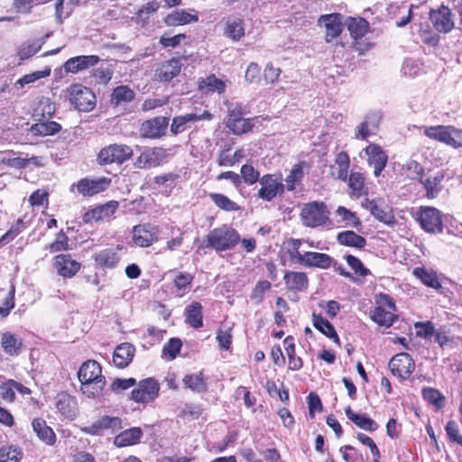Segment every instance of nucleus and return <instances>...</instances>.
<instances>
[{
    "label": "nucleus",
    "instance_id": "obj_1",
    "mask_svg": "<svg viewBox=\"0 0 462 462\" xmlns=\"http://www.w3.org/2000/svg\"><path fill=\"white\" fill-rule=\"evenodd\" d=\"M78 378L81 383L80 390L88 398L100 395L106 385V378L102 374V367L95 360L84 362L79 371Z\"/></svg>",
    "mask_w": 462,
    "mask_h": 462
},
{
    "label": "nucleus",
    "instance_id": "obj_2",
    "mask_svg": "<svg viewBox=\"0 0 462 462\" xmlns=\"http://www.w3.org/2000/svg\"><path fill=\"white\" fill-rule=\"evenodd\" d=\"M239 243L240 234L238 231L233 226L224 224L215 227L207 235L203 247L224 252L233 250Z\"/></svg>",
    "mask_w": 462,
    "mask_h": 462
},
{
    "label": "nucleus",
    "instance_id": "obj_3",
    "mask_svg": "<svg viewBox=\"0 0 462 462\" xmlns=\"http://www.w3.org/2000/svg\"><path fill=\"white\" fill-rule=\"evenodd\" d=\"M330 211L324 201L304 203L300 212L302 225L310 228H317L330 224Z\"/></svg>",
    "mask_w": 462,
    "mask_h": 462
},
{
    "label": "nucleus",
    "instance_id": "obj_4",
    "mask_svg": "<svg viewBox=\"0 0 462 462\" xmlns=\"http://www.w3.org/2000/svg\"><path fill=\"white\" fill-rule=\"evenodd\" d=\"M397 308L393 299L380 292L375 298V307L371 311V319L379 326L390 328L398 319Z\"/></svg>",
    "mask_w": 462,
    "mask_h": 462
},
{
    "label": "nucleus",
    "instance_id": "obj_5",
    "mask_svg": "<svg viewBox=\"0 0 462 462\" xmlns=\"http://www.w3.org/2000/svg\"><path fill=\"white\" fill-rule=\"evenodd\" d=\"M67 100L80 112H90L96 106V96L94 92L82 84L74 83L64 90Z\"/></svg>",
    "mask_w": 462,
    "mask_h": 462
},
{
    "label": "nucleus",
    "instance_id": "obj_6",
    "mask_svg": "<svg viewBox=\"0 0 462 462\" xmlns=\"http://www.w3.org/2000/svg\"><path fill=\"white\" fill-rule=\"evenodd\" d=\"M134 155L131 146L124 143H112L103 147L97 155V162L101 166L117 164L122 165Z\"/></svg>",
    "mask_w": 462,
    "mask_h": 462
},
{
    "label": "nucleus",
    "instance_id": "obj_7",
    "mask_svg": "<svg viewBox=\"0 0 462 462\" xmlns=\"http://www.w3.org/2000/svg\"><path fill=\"white\" fill-rule=\"evenodd\" d=\"M416 221L423 231L428 234H441L444 230L443 214L431 206H420L416 213Z\"/></svg>",
    "mask_w": 462,
    "mask_h": 462
},
{
    "label": "nucleus",
    "instance_id": "obj_8",
    "mask_svg": "<svg viewBox=\"0 0 462 462\" xmlns=\"http://www.w3.org/2000/svg\"><path fill=\"white\" fill-rule=\"evenodd\" d=\"M424 134L431 140L445 143L452 148L462 147V131L452 125L426 126Z\"/></svg>",
    "mask_w": 462,
    "mask_h": 462
},
{
    "label": "nucleus",
    "instance_id": "obj_9",
    "mask_svg": "<svg viewBox=\"0 0 462 462\" xmlns=\"http://www.w3.org/2000/svg\"><path fill=\"white\" fill-rule=\"evenodd\" d=\"M259 183L261 188L258 189L256 197L265 202H272L276 197L282 196L285 191L282 176L280 172L263 175Z\"/></svg>",
    "mask_w": 462,
    "mask_h": 462
},
{
    "label": "nucleus",
    "instance_id": "obj_10",
    "mask_svg": "<svg viewBox=\"0 0 462 462\" xmlns=\"http://www.w3.org/2000/svg\"><path fill=\"white\" fill-rule=\"evenodd\" d=\"M160 239V227L150 222L135 225L132 230V240L140 247H150Z\"/></svg>",
    "mask_w": 462,
    "mask_h": 462
},
{
    "label": "nucleus",
    "instance_id": "obj_11",
    "mask_svg": "<svg viewBox=\"0 0 462 462\" xmlns=\"http://www.w3.org/2000/svg\"><path fill=\"white\" fill-rule=\"evenodd\" d=\"M111 183V179L105 176L97 179L85 177L73 183L71 190L75 188L77 192L83 197H94L106 190Z\"/></svg>",
    "mask_w": 462,
    "mask_h": 462
},
{
    "label": "nucleus",
    "instance_id": "obj_12",
    "mask_svg": "<svg viewBox=\"0 0 462 462\" xmlns=\"http://www.w3.org/2000/svg\"><path fill=\"white\" fill-rule=\"evenodd\" d=\"M160 383L152 377L141 380L131 392V400L137 403L147 404L159 396Z\"/></svg>",
    "mask_w": 462,
    "mask_h": 462
},
{
    "label": "nucleus",
    "instance_id": "obj_13",
    "mask_svg": "<svg viewBox=\"0 0 462 462\" xmlns=\"http://www.w3.org/2000/svg\"><path fill=\"white\" fill-rule=\"evenodd\" d=\"M181 69L182 63L180 58L173 57L160 61L154 66L152 79L159 83H170L180 74Z\"/></svg>",
    "mask_w": 462,
    "mask_h": 462
},
{
    "label": "nucleus",
    "instance_id": "obj_14",
    "mask_svg": "<svg viewBox=\"0 0 462 462\" xmlns=\"http://www.w3.org/2000/svg\"><path fill=\"white\" fill-rule=\"evenodd\" d=\"M388 367L393 375L401 381H405L414 372L415 362L410 354L402 352L396 354L390 359Z\"/></svg>",
    "mask_w": 462,
    "mask_h": 462
},
{
    "label": "nucleus",
    "instance_id": "obj_15",
    "mask_svg": "<svg viewBox=\"0 0 462 462\" xmlns=\"http://www.w3.org/2000/svg\"><path fill=\"white\" fill-rule=\"evenodd\" d=\"M122 429L123 421L121 418L104 415L91 425L81 428V431L91 436H100L105 431L115 434Z\"/></svg>",
    "mask_w": 462,
    "mask_h": 462
},
{
    "label": "nucleus",
    "instance_id": "obj_16",
    "mask_svg": "<svg viewBox=\"0 0 462 462\" xmlns=\"http://www.w3.org/2000/svg\"><path fill=\"white\" fill-rule=\"evenodd\" d=\"M81 266V263L69 253H60L52 258V267L57 274L64 279H71L76 276Z\"/></svg>",
    "mask_w": 462,
    "mask_h": 462
},
{
    "label": "nucleus",
    "instance_id": "obj_17",
    "mask_svg": "<svg viewBox=\"0 0 462 462\" xmlns=\"http://www.w3.org/2000/svg\"><path fill=\"white\" fill-rule=\"evenodd\" d=\"M167 158V152L162 147L144 148L134 162L135 169L149 170L162 164Z\"/></svg>",
    "mask_w": 462,
    "mask_h": 462
},
{
    "label": "nucleus",
    "instance_id": "obj_18",
    "mask_svg": "<svg viewBox=\"0 0 462 462\" xmlns=\"http://www.w3.org/2000/svg\"><path fill=\"white\" fill-rule=\"evenodd\" d=\"M119 207L116 200H109L87 210L82 216L84 224H93L103 220H110Z\"/></svg>",
    "mask_w": 462,
    "mask_h": 462
},
{
    "label": "nucleus",
    "instance_id": "obj_19",
    "mask_svg": "<svg viewBox=\"0 0 462 462\" xmlns=\"http://www.w3.org/2000/svg\"><path fill=\"white\" fill-rule=\"evenodd\" d=\"M319 24L325 28L324 40L327 43L337 39L343 32V16L339 13L322 14L318 20Z\"/></svg>",
    "mask_w": 462,
    "mask_h": 462
},
{
    "label": "nucleus",
    "instance_id": "obj_20",
    "mask_svg": "<svg viewBox=\"0 0 462 462\" xmlns=\"http://www.w3.org/2000/svg\"><path fill=\"white\" fill-rule=\"evenodd\" d=\"M444 179L445 173L443 171L433 172L431 170H429L420 177L414 178V180H417L423 186L426 191V197L429 199H433L438 197L442 189L441 184Z\"/></svg>",
    "mask_w": 462,
    "mask_h": 462
},
{
    "label": "nucleus",
    "instance_id": "obj_21",
    "mask_svg": "<svg viewBox=\"0 0 462 462\" xmlns=\"http://www.w3.org/2000/svg\"><path fill=\"white\" fill-rule=\"evenodd\" d=\"M364 152L367 156V164L374 169V177H379L387 165V152L377 143H369Z\"/></svg>",
    "mask_w": 462,
    "mask_h": 462
},
{
    "label": "nucleus",
    "instance_id": "obj_22",
    "mask_svg": "<svg viewBox=\"0 0 462 462\" xmlns=\"http://www.w3.org/2000/svg\"><path fill=\"white\" fill-rule=\"evenodd\" d=\"M365 208L378 221L387 226H393L396 223L392 207L387 205L382 199H367L365 201Z\"/></svg>",
    "mask_w": 462,
    "mask_h": 462
},
{
    "label": "nucleus",
    "instance_id": "obj_23",
    "mask_svg": "<svg viewBox=\"0 0 462 462\" xmlns=\"http://www.w3.org/2000/svg\"><path fill=\"white\" fill-rule=\"evenodd\" d=\"M169 125L166 116H155L143 121L140 126V134L143 138L157 139L165 134Z\"/></svg>",
    "mask_w": 462,
    "mask_h": 462
},
{
    "label": "nucleus",
    "instance_id": "obj_24",
    "mask_svg": "<svg viewBox=\"0 0 462 462\" xmlns=\"http://www.w3.org/2000/svg\"><path fill=\"white\" fill-rule=\"evenodd\" d=\"M254 123L251 118H245L241 107L236 106L228 111L226 126L235 134H243L252 131Z\"/></svg>",
    "mask_w": 462,
    "mask_h": 462
},
{
    "label": "nucleus",
    "instance_id": "obj_25",
    "mask_svg": "<svg viewBox=\"0 0 462 462\" xmlns=\"http://www.w3.org/2000/svg\"><path fill=\"white\" fill-rule=\"evenodd\" d=\"M382 116L378 112H370L365 115L364 120L355 129V138L367 140L368 137L376 134L380 128Z\"/></svg>",
    "mask_w": 462,
    "mask_h": 462
},
{
    "label": "nucleus",
    "instance_id": "obj_26",
    "mask_svg": "<svg viewBox=\"0 0 462 462\" xmlns=\"http://www.w3.org/2000/svg\"><path fill=\"white\" fill-rule=\"evenodd\" d=\"M55 406L64 418L73 420L79 413L78 401L75 396L60 392L55 397Z\"/></svg>",
    "mask_w": 462,
    "mask_h": 462
},
{
    "label": "nucleus",
    "instance_id": "obj_27",
    "mask_svg": "<svg viewBox=\"0 0 462 462\" xmlns=\"http://www.w3.org/2000/svg\"><path fill=\"white\" fill-rule=\"evenodd\" d=\"M283 282L287 291L293 293L304 292L310 286V280L305 272L285 271Z\"/></svg>",
    "mask_w": 462,
    "mask_h": 462
},
{
    "label": "nucleus",
    "instance_id": "obj_28",
    "mask_svg": "<svg viewBox=\"0 0 462 462\" xmlns=\"http://www.w3.org/2000/svg\"><path fill=\"white\" fill-rule=\"evenodd\" d=\"M430 18L439 32H448L454 28L451 10L446 5H442L438 10H431Z\"/></svg>",
    "mask_w": 462,
    "mask_h": 462
},
{
    "label": "nucleus",
    "instance_id": "obj_29",
    "mask_svg": "<svg viewBox=\"0 0 462 462\" xmlns=\"http://www.w3.org/2000/svg\"><path fill=\"white\" fill-rule=\"evenodd\" d=\"M100 61L97 55H80L69 58L63 65L64 70L68 73H78L79 71L94 67Z\"/></svg>",
    "mask_w": 462,
    "mask_h": 462
},
{
    "label": "nucleus",
    "instance_id": "obj_30",
    "mask_svg": "<svg viewBox=\"0 0 462 462\" xmlns=\"http://www.w3.org/2000/svg\"><path fill=\"white\" fill-rule=\"evenodd\" d=\"M135 355V347L133 344L125 342L118 345L113 353V363L118 368L129 365Z\"/></svg>",
    "mask_w": 462,
    "mask_h": 462
},
{
    "label": "nucleus",
    "instance_id": "obj_31",
    "mask_svg": "<svg viewBox=\"0 0 462 462\" xmlns=\"http://www.w3.org/2000/svg\"><path fill=\"white\" fill-rule=\"evenodd\" d=\"M223 34L233 42H239L245 35L244 19L240 17H228L223 28Z\"/></svg>",
    "mask_w": 462,
    "mask_h": 462
},
{
    "label": "nucleus",
    "instance_id": "obj_32",
    "mask_svg": "<svg viewBox=\"0 0 462 462\" xmlns=\"http://www.w3.org/2000/svg\"><path fill=\"white\" fill-rule=\"evenodd\" d=\"M143 436V431L140 427H133L116 435L114 445L118 448L134 446L140 443Z\"/></svg>",
    "mask_w": 462,
    "mask_h": 462
},
{
    "label": "nucleus",
    "instance_id": "obj_33",
    "mask_svg": "<svg viewBox=\"0 0 462 462\" xmlns=\"http://www.w3.org/2000/svg\"><path fill=\"white\" fill-rule=\"evenodd\" d=\"M34 433L40 440L48 446L55 445L57 437L53 430L48 426L46 420L42 418H35L32 422Z\"/></svg>",
    "mask_w": 462,
    "mask_h": 462
},
{
    "label": "nucleus",
    "instance_id": "obj_34",
    "mask_svg": "<svg viewBox=\"0 0 462 462\" xmlns=\"http://www.w3.org/2000/svg\"><path fill=\"white\" fill-rule=\"evenodd\" d=\"M333 263V258L325 253L307 251L302 266L309 268L328 269Z\"/></svg>",
    "mask_w": 462,
    "mask_h": 462
},
{
    "label": "nucleus",
    "instance_id": "obj_35",
    "mask_svg": "<svg viewBox=\"0 0 462 462\" xmlns=\"http://www.w3.org/2000/svg\"><path fill=\"white\" fill-rule=\"evenodd\" d=\"M212 118V115L208 111H204L201 115L197 114H186L184 116H175L172 119V123L171 125V131L173 134H178L186 130V125L189 122H196L202 119L210 120Z\"/></svg>",
    "mask_w": 462,
    "mask_h": 462
},
{
    "label": "nucleus",
    "instance_id": "obj_36",
    "mask_svg": "<svg viewBox=\"0 0 462 462\" xmlns=\"http://www.w3.org/2000/svg\"><path fill=\"white\" fill-rule=\"evenodd\" d=\"M1 347L9 356H18L23 349L22 338L17 337L12 332H4L1 334Z\"/></svg>",
    "mask_w": 462,
    "mask_h": 462
},
{
    "label": "nucleus",
    "instance_id": "obj_37",
    "mask_svg": "<svg viewBox=\"0 0 462 462\" xmlns=\"http://www.w3.org/2000/svg\"><path fill=\"white\" fill-rule=\"evenodd\" d=\"M345 412L349 420L364 430L374 432L379 428V425L374 420L368 417L366 414L356 413L350 406L346 408Z\"/></svg>",
    "mask_w": 462,
    "mask_h": 462
},
{
    "label": "nucleus",
    "instance_id": "obj_38",
    "mask_svg": "<svg viewBox=\"0 0 462 462\" xmlns=\"http://www.w3.org/2000/svg\"><path fill=\"white\" fill-rule=\"evenodd\" d=\"M307 167L305 161H300L294 164L285 178V189L287 191H294L297 186L300 185L304 179V169Z\"/></svg>",
    "mask_w": 462,
    "mask_h": 462
},
{
    "label": "nucleus",
    "instance_id": "obj_39",
    "mask_svg": "<svg viewBox=\"0 0 462 462\" xmlns=\"http://www.w3.org/2000/svg\"><path fill=\"white\" fill-rule=\"evenodd\" d=\"M312 324L317 330L340 346V338L334 326L328 319H324L321 314L312 313Z\"/></svg>",
    "mask_w": 462,
    "mask_h": 462
},
{
    "label": "nucleus",
    "instance_id": "obj_40",
    "mask_svg": "<svg viewBox=\"0 0 462 462\" xmlns=\"http://www.w3.org/2000/svg\"><path fill=\"white\" fill-rule=\"evenodd\" d=\"M185 321L195 329L203 327V307L200 302L192 301L186 307Z\"/></svg>",
    "mask_w": 462,
    "mask_h": 462
},
{
    "label": "nucleus",
    "instance_id": "obj_41",
    "mask_svg": "<svg viewBox=\"0 0 462 462\" xmlns=\"http://www.w3.org/2000/svg\"><path fill=\"white\" fill-rule=\"evenodd\" d=\"M226 83L216 77L215 74H210L205 79H200L198 83V89L204 94L218 93L223 94L226 91Z\"/></svg>",
    "mask_w": 462,
    "mask_h": 462
},
{
    "label": "nucleus",
    "instance_id": "obj_42",
    "mask_svg": "<svg viewBox=\"0 0 462 462\" xmlns=\"http://www.w3.org/2000/svg\"><path fill=\"white\" fill-rule=\"evenodd\" d=\"M336 170L331 171V176L339 180L346 181L350 168V157L345 151H341L335 157Z\"/></svg>",
    "mask_w": 462,
    "mask_h": 462
},
{
    "label": "nucleus",
    "instance_id": "obj_43",
    "mask_svg": "<svg viewBox=\"0 0 462 462\" xmlns=\"http://www.w3.org/2000/svg\"><path fill=\"white\" fill-rule=\"evenodd\" d=\"M412 274L427 287L435 290H440L442 288L437 273L431 269L416 267L413 269Z\"/></svg>",
    "mask_w": 462,
    "mask_h": 462
},
{
    "label": "nucleus",
    "instance_id": "obj_44",
    "mask_svg": "<svg viewBox=\"0 0 462 462\" xmlns=\"http://www.w3.org/2000/svg\"><path fill=\"white\" fill-rule=\"evenodd\" d=\"M346 23L352 40L364 38L369 31V23L362 17H348Z\"/></svg>",
    "mask_w": 462,
    "mask_h": 462
},
{
    "label": "nucleus",
    "instance_id": "obj_45",
    "mask_svg": "<svg viewBox=\"0 0 462 462\" xmlns=\"http://www.w3.org/2000/svg\"><path fill=\"white\" fill-rule=\"evenodd\" d=\"M93 259L97 265L109 269L116 267L120 261L119 255L112 248L98 251L94 254Z\"/></svg>",
    "mask_w": 462,
    "mask_h": 462
},
{
    "label": "nucleus",
    "instance_id": "obj_46",
    "mask_svg": "<svg viewBox=\"0 0 462 462\" xmlns=\"http://www.w3.org/2000/svg\"><path fill=\"white\" fill-rule=\"evenodd\" d=\"M182 383L185 388L191 390L194 393H206L208 392V383L203 371L198 374H188L182 379Z\"/></svg>",
    "mask_w": 462,
    "mask_h": 462
},
{
    "label": "nucleus",
    "instance_id": "obj_47",
    "mask_svg": "<svg viewBox=\"0 0 462 462\" xmlns=\"http://www.w3.org/2000/svg\"><path fill=\"white\" fill-rule=\"evenodd\" d=\"M337 241L339 245L356 249H364L366 245L365 238L351 230L339 232Z\"/></svg>",
    "mask_w": 462,
    "mask_h": 462
},
{
    "label": "nucleus",
    "instance_id": "obj_48",
    "mask_svg": "<svg viewBox=\"0 0 462 462\" xmlns=\"http://www.w3.org/2000/svg\"><path fill=\"white\" fill-rule=\"evenodd\" d=\"M284 348L288 356V369L298 371L303 367V360L296 356V346L292 336H287L283 340Z\"/></svg>",
    "mask_w": 462,
    "mask_h": 462
},
{
    "label": "nucleus",
    "instance_id": "obj_49",
    "mask_svg": "<svg viewBox=\"0 0 462 462\" xmlns=\"http://www.w3.org/2000/svg\"><path fill=\"white\" fill-rule=\"evenodd\" d=\"M198 21L199 16L197 14H191L185 10H176L164 18L168 26L185 25Z\"/></svg>",
    "mask_w": 462,
    "mask_h": 462
},
{
    "label": "nucleus",
    "instance_id": "obj_50",
    "mask_svg": "<svg viewBox=\"0 0 462 462\" xmlns=\"http://www.w3.org/2000/svg\"><path fill=\"white\" fill-rule=\"evenodd\" d=\"M61 130V125L55 121L41 120L33 124L31 132L35 136L54 135Z\"/></svg>",
    "mask_w": 462,
    "mask_h": 462
},
{
    "label": "nucleus",
    "instance_id": "obj_51",
    "mask_svg": "<svg viewBox=\"0 0 462 462\" xmlns=\"http://www.w3.org/2000/svg\"><path fill=\"white\" fill-rule=\"evenodd\" d=\"M284 245L291 263L302 265L305 258V253L301 254L300 252V248L302 245V240L300 238L291 237L284 242Z\"/></svg>",
    "mask_w": 462,
    "mask_h": 462
},
{
    "label": "nucleus",
    "instance_id": "obj_52",
    "mask_svg": "<svg viewBox=\"0 0 462 462\" xmlns=\"http://www.w3.org/2000/svg\"><path fill=\"white\" fill-rule=\"evenodd\" d=\"M346 180L352 196L359 198L362 195L366 194L365 179L363 173L352 171L347 176Z\"/></svg>",
    "mask_w": 462,
    "mask_h": 462
},
{
    "label": "nucleus",
    "instance_id": "obj_53",
    "mask_svg": "<svg viewBox=\"0 0 462 462\" xmlns=\"http://www.w3.org/2000/svg\"><path fill=\"white\" fill-rule=\"evenodd\" d=\"M194 276L186 272H180L173 279L172 283L178 296L181 297L187 294L193 282Z\"/></svg>",
    "mask_w": 462,
    "mask_h": 462
},
{
    "label": "nucleus",
    "instance_id": "obj_54",
    "mask_svg": "<svg viewBox=\"0 0 462 462\" xmlns=\"http://www.w3.org/2000/svg\"><path fill=\"white\" fill-rule=\"evenodd\" d=\"M208 196L213 203L221 210L226 212H236L240 210V206L236 202L233 201L222 193L213 192Z\"/></svg>",
    "mask_w": 462,
    "mask_h": 462
},
{
    "label": "nucleus",
    "instance_id": "obj_55",
    "mask_svg": "<svg viewBox=\"0 0 462 462\" xmlns=\"http://www.w3.org/2000/svg\"><path fill=\"white\" fill-rule=\"evenodd\" d=\"M134 92L128 86H118L113 89L111 102L115 105L131 102L134 98Z\"/></svg>",
    "mask_w": 462,
    "mask_h": 462
},
{
    "label": "nucleus",
    "instance_id": "obj_56",
    "mask_svg": "<svg viewBox=\"0 0 462 462\" xmlns=\"http://www.w3.org/2000/svg\"><path fill=\"white\" fill-rule=\"evenodd\" d=\"M182 347V341L179 337H171L163 346L162 357L168 360H174L180 354Z\"/></svg>",
    "mask_w": 462,
    "mask_h": 462
},
{
    "label": "nucleus",
    "instance_id": "obj_57",
    "mask_svg": "<svg viewBox=\"0 0 462 462\" xmlns=\"http://www.w3.org/2000/svg\"><path fill=\"white\" fill-rule=\"evenodd\" d=\"M423 399L437 410H440L445 405V396L437 389L426 387L422 390Z\"/></svg>",
    "mask_w": 462,
    "mask_h": 462
},
{
    "label": "nucleus",
    "instance_id": "obj_58",
    "mask_svg": "<svg viewBox=\"0 0 462 462\" xmlns=\"http://www.w3.org/2000/svg\"><path fill=\"white\" fill-rule=\"evenodd\" d=\"M26 216L23 217H19L14 224L9 228V230L4 234L0 238V243H7L10 240H13L15 236H17L20 233L25 230L29 226V221H25Z\"/></svg>",
    "mask_w": 462,
    "mask_h": 462
},
{
    "label": "nucleus",
    "instance_id": "obj_59",
    "mask_svg": "<svg viewBox=\"0 0 462 462\" xmlns=\"http://www.w3.org/2000/svg\"><path fill=\"white\" fill-rule=\"evenodd\" d=\"M336 214L341 218L346 226L358 228L362 225L361 220L356 216V214L346 207L339 206L336 209Z\"/></svg>",
    "mask_w": 462,
    "mask_h": 462
},
{
    "label": "nucleus",
    "instance_id": "obj_60",
    "mask_svg": "<svg viewBox=\"0 0 462 462\" xmlns=\"http://www.w3.org/2000/svg\"><path fill=\"white\" fill-rule=\"evenodd\" d=\"M241 182L252 186L261 180L260 172L252 164H244L240 169Z\"/></svg>",
    "mask_w": 462,
    "mask_h": 462
},
{
    "label": "nucleus",
    "instance_id": "obj_61",
    "mask_svg": "<svg viewBox=\"0 0 462 462\" xmlns=\"http://www.w3.org/2000/svg\"><path fill=\"white\" fill-rule=\"evenodd\" d=\"M272 288V283L267 280L258 281L255 286L253 288L250 299L255 304H260L264 299V294L269 291Z\"/></svg>",
    "mask_w": 462,
    "mask_h": 462
},
{
    "label": "nucleus",
    "instance_id": "obj_62",
    "mask_svg": "<svg viewBox=\"0 0 462 462\" xmlns=\"http://www.w3.org/2000/svg\"><path fill=\"white\" fill-rule=\"evenodd\" d=\"M22 457V451L14 446H5L0 448V462H19Z\"/></svg>",
    "mask_w": 462,
    "mask_h": 462
},
{
    "label": "nucleus",
    "instance_id": "obj_63",
    "mask_svg": "<svg viewBox=\"0 0 462 462\" xmlns=\"http://www.w3.org/2000/svg\"><path fill=\"white\" fill-rule=\"evenodd\" d=\"M51 253L64 252L69 250V237L63 230H60L55 237V240L49 245Z\"/></svg>",
    "mask_w": 462,
    "mask_h": 462
},
{
    "label": "nucleus",
    "instance_id": "obj_64",
    "mask_svg": "<svg viewBox=\"0 0 462 462\" xmlns=\"http://www.w3.org/2000/svg\"><path fill=\"white\" fill-rule=\"evenodd\" d=\"M42 48V44L36 42L22 44L17 51L21 61L28 60L36 54Z\"/></svg>",
    "mask_w": 462,
    "mask_h": 462
}]
</instances>
